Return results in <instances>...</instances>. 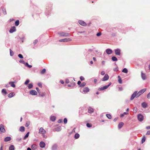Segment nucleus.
Returning <instances> with one entry per match:
<instances>
[{"mask_svg":"<svg viewBox=\"0 0 150 150\" xmlns=\"http://www.w3.org/2000/svg\"><path fill=\"white\" fill-rule=\"evenodd\" d=\"M38 132L40 134H45L46 132L43 127H41L39 129Z\"/></svg>","mask_w":150,"mask_h":150,"instance_id":"obj_1","label":"nucleus"},{"mask_svg":"<svg viewBox=\"0 0 150 150\" xmlns=\"http://www.w3.org/2000/svg\"><path fill=\"white\" fill-rule=\"evenodd\" d=\"M138 120L140 121H142L143 120L144 118L143 115L141 114H139L138 115Z\"/></svg>","mask_w":150,"mask_h":150,"instance_id":"obj_2","label":"nucleus"},{"mask_svg":"<svg viewBox=\"0 0 150 150\" xmlns=\"http://www.w3.org/2000/svg\"><path fill=\"white\" fill-rule=\"evenodd\" d=\"M83 92L82 93H86L88 92L89 91V89L87 87H86L84 88L83 89H82Z\"/></svg>","mask_w":150,"mask_h":150,"instance_id":"obj_3","label":"nucleus"},{"mask_svg":"<svg viewBox=\"0 0 150 150\" xmlns=\"http://www.w3.org/2000/svg\"><path fill=\"white\" fill-rule=\"evenodd\" d=\"M109 78V76L107 74H105L104 76L102 79V80L103 81H105L107 80Z\"/></svg>","mask_w":150,"mask_h":150,"instance_id":"obj_4","label":"nucleus"},{"mask_svg":"<svg viewBox=\"0 0 150 150\" xmlns=\"http://www.w3.org/2000/svg\"><path fill=\"white\" fill-rule=\"evenodd\" d=\"M115 54L117 55H120V50L119 49H117L115 50Z\"/></svg>","mask_w":150,"mask_h":150,"instance_id":"obj_5","label":"nucleus"},{"mask_svg":"<svg viewBox=\"0 0 150 150\" xmlns=\"http://www.w3.org/2000/svg\"><path fill=\"white\" fill-rule=\"evenodd\" d=\"M78 22L80 25L83 26H85L86 25V23L83 21L79 20L78 21Z\"/></svg>","mask_w":150,"mask_h":150,"instance_id":"obj_6","label":"nucleus"},{"mask_svg":"<svg viewBox=\"0 0 150 150\" xmlns=\"http://www.w3.org/2000/svg\"><path fill=\"white\" fill-rule=\"evenodd\" d=\"M39 145L40 147L42 148H43L45 146V144L44 142L41 141L40 142Z\"/></svg>","mask_w":150,"mask_h":150,"instance_id":"obj_7","label":"nucleus"},{"mask_svg":"<svg viewBox=\"0 0 150 150\" xmlns=\"http://www.w3.org/2000/svg\"><path fill=\"white\" fill-rule=\"evenodd\" d=\"M30 93L32 95H36L37 94V92L34 90H32L30 91Z\"/></svg>","mask_w":150,"mask_h":150,"instance_id":"obj_8","label":"nucleus"},{"mask_svg":"<svg viewBox=\"0 0 150 150\" xmlns=\"http://www.w3.org/2000/svg\"><path fill=\"white\" fill-rule=\"evenodd\" d=\"M0 130L2 132H5V130L2 125H0Z\"/></svg>","mask_w":150,"mask_h":150,"instance_id":"obj_9","label":"nucleus"},{"mask_svg":"<svg viewBox=\"0 0 150 150\" xmlns=\"http://www.w3.org/2000/svg\"><path fill=\"white\" fill-rule=\"evenodd\" d=\"M16 31V27L13 26L11 27L10 30L9 32L11 33H12L13 32H15Z\"/></svg>","mask_w":150,"mask_h":150,"instance_id":"obj_10","label":"nucleus"},{"mask_svg":"<svg viewBox=\"0 0 150 150\" xmlns=\"http://www.w3.org/2000/svg\"><path fill=\"white\" fill-rule=\"evenodd\" d=\"M108 88V86H105L101 88H98V91H103L105 89H106Z\"/></svg>","mask_w":150,"mask_h":150,"instance_id":"obj_11","label":"nucleus"},{"mask_svg":"<svg viewBox=\"0 0 150 150\" xmlns=\"http://www.w3.org/2000/svg\"><path fill=\"white\" fill-rule=\"evenodd\" d=\"M88 112L89 113H91L93 112H94L93 109L92 108H91L90 107H89L88 108Z\"/></svg>","mask_w":150,"mask_h":150,"instance_id":"obj_12","label":"nucleus"},{"mask_svg":"<svg viewBox=\"0 0 150 150\" xmlns=\"http://www.w3.org/2000/svg\"><path fill=\"white\" fill-rule=\"evenodd\" d=\"M106 52L108 54H110L112 53V51L111 50L108 49L106 50Z\"/></svg>","mask_w":150,"mask_h":150,"instance_id":"obj_13","label":"nucleus"},{"mask_svg":"<svg viewBox=\"0 0 150 150\" xmlns=\"http://www.w3.org/2000/svg\"><path fill=\"white\" fill-rule=\"evenodd\" d=\"M142 106L143 108H146L147 106V104L145 102H144L142 103Z\"/></svg>","mask_w":150,"mask_h":150,"instance_id":"obj_14","label":"nucleus"},{"mask_svg":"<svg viewBox=\"0 0 150 150\" xmlns=\"http://www.w3.org/2000/svg\"><path fill=\"white\" fill-rule=\"evenodd\" d=\"M61 127L60 126H59L58 127H57L54 129V131H56L57 132H59L61 130Z\"/></svg>","mask_w":150,"mask_h":150,"instance_id":"obj_15","label":"nucleus"},{"mask_svg":"<svg viewBox=\"0 0 150 150\" xmlns=\"http://www.w3.org/2000/svg\"><path fill=\"white\" fill-rule=\"evenodd\" d=\"M50 119L52 121H54L56 120V117L54 115H52L50 117Z\"/></svg>","mask_w":150,"mask_h":150,"instance_id":"obj_16","label":"nucleus"},{"mask_svg":"<svg viewBox=\"0 0 150 150\" xmlns=\"http://www.w3.org/2000/svg\"><path fill=\"white\" fill-rule=\"evenodd\" d=\"M124 125V123L122 122H120L119 123L118 125V127L119 129H120Z\"/></svg>","mask_w":150,"mask_h":150,"instance_id":"obj_17","label":"nucleus"},{"mask_svg":"<svg viewBox=\"0 0 150 150\" xmlns=\"http://www.w3.org/2000/svg\"><path fill=\"white\" fill-rule=\"evenodd\" d=\"M141 77L143 80H145L146 79V76L145 74L141 72Z\"/></svg>","mask_w":150,"mask_h":150,"instance_id":"obj_18","label":"nucleus"},{"mask_svg":"<svg viewBox=\"0 0 150 150\" xmlns=\"http://www.w3.org/2000/svg\"><path fill=\"white\" fill-rule=\"evenodd\" d=\"M75 85V83L74 82L73 83L71 84H69L68 86L69 87H71V88H73Z\"/></svg>","mask_w":150,"mask_h":150,"instance_id":"obj_19","label":"nucleus"},{"mask_svg":"<svg viewBox=\"0 0 150 150\" xmlns=\"http://www.w3.org/2000/svg\"><path fill=\"white\" fill-rule=\"evenodd\" d=\"M37 148V146L36 144H33L31 146V148L32 149L35 150Z\"/></svg>","mask_w":150,"mask_h":150,"instance_id":"obj_20","label":"nucleus"},{"mask_svg":"<svg viewBox=\"0 0 150 150\" xmlns=\"http://www.w3.org/2000/svg\"><path fill=\"white\" fill-rule=\"evenodd\" d=\"M134 93H135V97L136 98L138 97L141 95L139 92L137 93V91H135L134 92Z\"/></svg>","mask_w":150,"mask_h":150,"instance_id":"obj_21","label":"nucleus"},{"mask_svg":"<svg viewBox=\"0 0 150 150\" xmlns=\"http://www.w3.org/2000/svg\"><path fill=\"white\" fill-rule=\"evenodd\" d=\"M9 84L11 85V86L12 87L14 88L16 86L13 82H9Z\"/></svg>","mask_w":150,"mask_h":150,"instance_id":"obj_22","label":"nucleus"},{"mask_svg":"<svg viewBox=\"0 0 150 150\" xmlns=\"http://www.w3.org/2000/svg\"><path fill=\"white\" fill-rule=\"evenodd\" d=\"M57 148V145L54 144L53 145L52 147V150H56Z\"/></svg>","mask_w":150,"mask_h":150,"instance_id":"obj_23","label":"nucleus"},{"mask_svg":"<svg viewBox=\"0 0 150 150\" xmlns=\"http://www.w3.org/2000/svg\"><path fill=\"white\" fill-rule=\"evenodd\" d=\"M15 95V94L13 93H11L8 95V97L9 98H11Z\"/></svg>","mask_w":150,"mask_h":150,"instance_id":"obj_24","label":"nucleus"},{"mask_svg":"<svg viewBox=\"0 0 150 150\" xmlns=\"http://www.w3.org/2000/svg\"><path fill=\"white\" fill-rule=\"evenodd\" d=\"M11 139V138L10 137H8L5 138L4 141L5 142H8L10 141Z\"/></svg>","mask_w":150,"mask_h":150,"instance_id":"obj_25","label":"nucleus"},{"mask_svg":"<svg viewBox=\"0 0 150 150\" xmlns=\"http://www.w3.org/2000/svg\"><path fill=\"white\" fill-rule=\"evenodd\" d=\"M146 90V89L145 88L143 89H142L141 90H140L139 92V93H140V95L142 94Z\"/></svg>","mask_w":150,"mask_h":150,"instance_id":"obj_26","label":"nucleus"},{"mask_svg":"<svg viewBox=\"0 0 150 150\" xmlns=\"http://www.w3.org/2000/svg\"><path fill=\"white\" fill-rule=\"evenodd\" d=\"M135 93H134L131 96L130 100H132L135 97Z\"/></svg>","mask_w":150,"mask_h":150,"instance_id":"obj_27","label":"nucleus"},{"mask_svg":"<svg viewBox=\"0 0 150 150\" xmlns=\"http://www.w3.org/2000/svg\"><path fill=\"white\" fill-rule=\"evenodd\" d=\"M9 150H14V147L13 145H11L9 149Z\"/></svg>","mask_w":150,"mask_h":150,"instance_id":"obj_28","label":"nucleus"},{"mask_svg":"<svg viewBox=\"0 0 150 150\" xmlns=\"http://www.w3.org/2000/svg\"><path fill=\"white\" fill-rule=\"evenodd\" d=\"M146 137L145 136H144L142 140V144L145 141Z\"/></svg>","mask_w":150,"mask_h":150,"instance_id":"obj_29","label":"nucleus"},{"mask_svg":"<svg viewBox=\"0 0 150 150\" xmlns=\"http://www.w3.org/2000/svg\"><path fill=\"white\" fill-rule=\"evenodd\" d=\"M25 130V127H21L20 128V131L21 132H23Z\"/></svg>","mask_w":150,"mask_h":150,"instance_id":"obj_30","label":"nucleus"},{"mask_svg":"<svg viewBox=\"0 0 150 150\" xmlns=\"http://www.w3.org/2000/svg\"><path fill=\"white\" fill-rule=\"evenodd\" d=\"M79 137V134L77 133H76L74 135V137L76 139H78Z\"/></svg>","mask_w":150,"mask_h":150,"instance_id":"obj_31","label":"nucleus"},{"mask_svg":"<svg viewBox=\"0 0 150 150\" xmlns=\"http://www.w3.org/2000/svg\"><path fill=\"white\" fill-rule=\"evenodd\" d=\"M29 133V132L27 133L23 138L24 139H25L28 137Z\"/></svg>","mask_w":150,"mask_h":150,"instance_id":"obj_32","label":"nucleus"},{"mask_svg":"<svg viewBox=\"0 0 150 150\" xmlns=\"http://www.w3.org/2000/svg\"><path fill=\"white\" fill-rule=\"evenodd\" d=\"M2 93L4 94V95H6L7 94V92L6 90L5 89H3L2 90Z\"/></svg>","mask_w":150,"mask_h":150,"instance_id":"obj_33","label":"nucleus"},{"mask_svg":"<svg viewBox=\"0 0 150 150\" xmlns=\"http://www.w3.org/2000/svg\"><path fill=\"white\" fill-rule=\"evenodd\" d=\"M122 72L124 73H127L128 72V70L126 68H125L122 70Z\"/></svg>","mask_w":150,"mask_h":150,"instance_id":"obj_34","label":"nucleus"},{"mask_svg":"<svg viewBox=\"0 0 150 150\" xmlns=\"http://www.w3.org/2000/svg\"><path fill=\"white\" fill-rule=\"evenodd\" d=\"M112 60L114 61H116L117 60V58L116 57L114 56L112 57Z\"/></svg>","mask_w":150,"mask_h":150,"instance_id":"obj_35","label":"nucleus"},{"mask_svg":"<svg viewBox=\"0 0 150 150\" xmlns=\"http://www.w3.org/2000/svg\"><path fill=\"white\" fill-rule=\"evenodd\" d=\"M86 85V83L85 82L82 83L80 85V87H83L84 86Z\"/></svg>","mask_w":150,"mask_h":150,"instance_id":"obj_36","label":"nucleus"},{"mask_svg":"<svg viewBox=\"0 0 150 150\" xmlns=\"http://www.w3.org/2000/svg\"><path fill=\"white\" fill-rule=\"evenodd\" d=\"M19 21L18 20H16L15 23V25L16 26H18L19 24Z\"/></svg>","mask_w":150,"mask_h":150,"instance_id":"obj_37","label":"nucleus"},{"mask_svg":"<svg viewBox=\"0 0 150 150\" xmlns=\"http://www.w3.org/2000/svg\"><path fill=\"white\" fill-rule=\"evenodd\" d=\"M106 116H107V117L109 119H111V118H112V117H111V115H110V114H106Z\"/></svg>","mask_w":150,"mask_h":150,"instance_id":"obj_38","label":"nucleus"},{"mask_svg":"<svg viewBox=\"0 0 150 150\" xmlns=\"http://www.w3.org/2000/svg\"><path fill=\"white\" fill-rule=\"evenodd\" d=\"M86 126L88 127H91L92 126V125L91 124L87 123L86 124Z\"/></svg>","mask_w":150,"mask_h":150,"instance_id":"obj_39","label":"nucleus"},{"mask_svg":"<svg viewBox=\"0 0 150 150\" xmlns=\"http://www.w3.org/2000/svg\"><path fill=\"white\" fill-rule=\"evenodd\" d=\"M10 56H13L14 54L13 52L11 50V49H10Z\"/></svg>","mask_w":150,"mask_h":150,"instance_id":"obj_40","label":"nucleus"},{"mask_svg":"<svg viewBox=\"0 0 150 150\" xmlns=\"http://www.w3.org/2000/svg\"><path fill=\"white\" fill-rule=\"evenodd\" d=\"M33 86V85L31 83H30L28 84V87L29 89H30L32 88Z\"/></svg>","mask_w":150,"mask_h":150,"instance_id":"obj_41","label":"nucleus"},{"mask_svg":"<svg viewBox=\"0 0 150 150\" xmlns=\"http://www.w3.org/2000/svg\"><path fill=\"white\" fill-rule=\"evenodd\" d=\"M113 71H118V68L117 67H116L115 68L113 69Z\"/></svg>","mask_w":150,"mask_h":150,"instance_id":"obj_42","label":"nucleus"},{"mask_svg":"<svg viewBox=\"0 0 150 150\" xmlns=\"http://www.w3.org/2000/svg\"><path fill=\"white\" fill-rule=\"evenodd\" d=\"M30 124V122L29 121H28L26 122V124H25V126L26 127H28Z\"/></svg>","mask_w":150,"mask_h":150,"instance_id":"obj_43","label":"nucleus"},{"mask_svg":"<svg viewBox=\"0 0 150 150\" xmlns=\"http://www.w3.org/2000/svg\"><path fill=\"white\" fill-rule=\"evenodd\" d=\"M45 71L46 70L45 69H44L42 70V71L41 72V74H43L45 73Z\"/></svg>","mask_w":150,"mask_h":150,"instance_id":"obj_44","label":"nucleus"},{"mask_svg":"<svg viewBox=\"0 0 150 150\" xmlns=\"http://www.w3.org/2000/svg\"><path fill=\"white\" fill-rule=\"evenodd\" d=\"M39 95L42 97H43L45 96V93H40V94H39Z\"/></svg>","mask_w":150,"mask_h":150,"instance_id":"obj_45","label":"nucleus"},{"mask_svg":"<svg viewBox=\"0 0 150 150\" xmlns=\"http://www.w3.org/2000/svg\"><path fill=\"white\" fill-rule=\"evenodd\" d=\"M66 41V39H60L59 40V42H65Z\"/></svg>","mask_w":150,"mask_h":150,"instance_id":"obj_46","label":"nucleus"},{"mask_svg":"<svg viewBox=\"0 0 150 150\" xmlns=\"http://www.w3.org/2000/svg\"><path fill=\"white\" fill-rule=\"evenodd\" d=\"M30 81V80L28 79L27 80L25 83V85L27 84Z\"/></svg>","mask_w":150,"mask_h":150,"instance_id":"obj_47","label":"nucleus"},{"mask_svg":"<svg viewBox=\"0 0 150 150\" xmlns=\"http://www.w3.org/2000/svg\"><path fill=\"white\" fill-rule=\"evenodd\" d=\"M38 85L40 87L42 88V84L41 83H38Z\"/></svg>","mask_w":150,"mask_h":150,"instance_id":"obj_48","label":"nucleus"},{"mask_svg":"<svg viewBox=\"0 0 150 150\" xmlns=\"http://www.w3.org/2000/svg\"><path fill=\"white\" fill-rule=\"evenodd\" d=\"M36 89L37 90V91L38 92L39 94H40V93H41V92H40V90L39 89V88H36Z\"/></svg>","mask_w":150,"mask_h":150,"instance_id":"obj_49","label":"nucleus"},{"mask_svg":"<svg viewBox=\"0 0 150 150\" xmlns=\"http://www.w3.org/2000/svg\"><path fill=\"white\" fill-rule=\"evenodd\" d=\"M59 34L60 36H64L65 35V33H59Z\"/></svg>","mask_w":150,"mask_h":150,"instance_id":"obj_50","label":"nucleus"},{"mask_svg":"<svg viewBox=\"0 0 150 150\" xmlns=\"http://www.w3.org/2000/svg\"><path fill=\"white\" fill-rule=\"evenodd\" d=\"M80 79L81 80V81H83L84 80V78L82 76H81L80 77Z\"/></svg>","mask_w":150,"mask_h":150,"instance_id":"obj_51","label":"nucleus"},{"mask_svg":"<svg viewBox=\"0 0 150 150\" xmlns=\"http://www.w3.org/2000/svg\"><path fill=\"white\" fill-rule=\"evenodd\" d=\"M18 57L21 58H23V57L22 56V55L21 54H19L18 55Z\"/></svg>","mask_w":150,"mask_h":150,"instance_id":"obj_52","label":"nucleus"},{"mask_svg":"<svg viewBox=\"0 0 150 150\" xmlns=\"http://www.w3.org/2000/svg\"><path fill=\"white\" fill-rule=\"evenodd\" d=\"M118 81L119 83L121 84L122 83V80L121 78L118 79Z\"/></svg>","mask_w":150,"mask_h":150,"instance_id":"obj_53","label":"nucleus"},{"mask_svg":"<svg viewBox=\"0 0 150 150\" xmlns=\"http://www.w3.org/2000/svg\"><path fill=\"white\" fill-rule=\"evenodd\" d=\"M101 33H100V32H99L97 34H96V35L97 36H100L101 35Z\"/></svg>","mask_w":150,"mask_h":150,"instance_id":"obj_54","label":"nucleus"},{"mask_svg":"<svg viewBox=\"0 0 150 150\" xmlns=\"http://www.w3.org/2000/svg\"><path fill=\"white\" fill-rule=\"evenodd\" d=\"M19 62L21 63L25 64L24 61L23 60H20Z\"/></svg>","mask_w":150,"mask_h":150,"instance_id":"obj_55","label":"nucleus"},{"mask_svg":"<svg viewBox=\"0 0 150 150\" xmlns=\"http://www.w3.org/2000/svg\"><path fill=\"white\" fill-rule=\"evenodd\" d=\"M71 40V39L69 38H66V42L69 41Z\"/></svg>","mask_w":150,"mask_h":150,"instance_id":"obj_56","label":"nucleus"},{"mask_svg":"<svg viewBox=\"0 0 150 150\" xmlns=\"http://www.w3.org/2000/svg\"><path fill=\"white\" fill-rule=\"evenodd\" d=\"M146 134V135H150V130L148 131L147 132Z\"/></svg>","mask_w":150,"mask_h":150,"instance_id":"obj_57","label":"nucleus"},{"mask_svg":"<svg viewBox=\"0 0 150 150\" xmlns=\"http://www.w3.org/2000/svg\"><path fill=\"white\" fill-rule=\"evenodd\" d=\"M42 137L44 138H45V139H46L47 138V137L46 136L45 134H42Z\"/></svg>","mask_w":150,"mask_h":150,"instance_id":"obj_58","label":"nucleus"},{"mask_svg":"<svg viewBox=\"0 0 150 150\" xmlns=\"http://www.w3.org/2000/svg\"><path fill=\"white\" fill-rule=\"evenodd\" d=\"M3 12L4 15H5L6 14V10H3Z\"/></svg>","mask_w":150,"mask_h":150,"instance_id":"obj_59","label":"nucleus"},{"mask_svg":"<svg viewBox=\"0 0 150 150\" xmlns=\"http://www.w3.org/2000/svg\"><path fill=\"white\" fill-rule=\"evenodd\" d=\"M38 42V40H35L34 41L33 43L34 44H36Z\"/></svg>","mask_w":150,"mask_h":150,"instance_id":"obj_60","label":"nucleus"},{"mask_svg":"<svg viewBox=\"0 0 150 150\" xmlns=\"http://www.w3.org/2000/svg\"><path fill=\"white\" fill-rule=\"evenodd\" d=\"M105 74V72L104 71H101V74L102 75H104Z\"/></svg>","mask_w":150,"mask_h":150,"instance_id":"obj_61","label":"nucleus"},{"mask_svg":"<svg viewBox=\"0 0 150 150\" xmlns=\"http://www.w3.org/2000/svg\"><path fill=\"white\" fill-rule=\"evenodd\" d=\"M147 98L149 99L150 98V92L147 95Z\"/></svg>","mask_w":150,"mask_h":150,"instance_id":"obj_62","label":"nucleus"},{"mask_svg":"<svg viewBox=\"0 0 150 150\" xmlns=\"http://www.w3.org/2000/svg\"><path fill=\"white\" fill-rule=\"evenodd\" d=\"M62 122V119H60L58 121V122L60 123Z\"/></svg>","mask_w":150,"mask_h":150,"instance_id":"obj_63","label":"nucleus"},{"mask_svg":"<svg viewBox=\"0 0 150 150\" xmlns=\"http://www.w3.org/2000/svg\"><path fill=\"white\" fill-rule=\"evenodd\" d=\"M146 129H150V126H148L146 127Z\"/></svg>","mask_w":150,"mask_h":150,"instance_id":"obj_64","label":"nucleus"}]
</instances>
